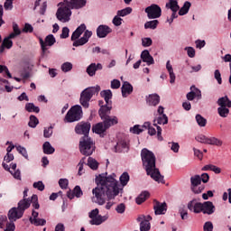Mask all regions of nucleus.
Listing matches in <instances>:
<instances>
[{"label": "nucleus", "mask_w": 231, "mask_h": 231, "mask_svg": "<svg viewBox=\"0 0 231 231\" xmlns=\"http://www.w3.org/2000/svg\"><path fill=\"white\" fill-rule=\"evenodd\" d=\"M97 187L92 189V201L97 205H106V196L107 199H115L120 194V184L116 180V175L113 173L107 176V172L96 176Z\"/></svg>", "instance_id": "1"}, {"label": "nucleus", "mask_w": 231, "mask_h": 231, "mask_svg": "<svg viewBox=\"0 0 231 231\" xmlns=\"http://www.w3.org/2000/svg\"><path fill=\"white\" fill-rule=\"evenodd\" d=\"M141 157L143 167L145 169L147 176H151V179L157 181V183H165L160 170L156 168V156H154V153L144 148L141 152Z\"/></svg>", "instance_id": "2"}, {"label": "nucleus", "mask_w": 231, "mask_h": 231, "mask_svg": "<svg viewBox=\"0 0 231 231\" xmlns=\"http://www.w3.org/2000/svg\"><path fill=\"white\" fill-rule=\"evenodd\" d=\"M86 0H64L60 3L56 12V17L60 23H69L71 10H80L86 6Z\"/></svg>", "instance_id": "3"}, {"label": "nucleus", "mask_w": 231, "mask_h": 231, "mask_svg": "<svg viewBox=\"0 0 231 231\" xmlns=\"http://www.w3.org/2000/svg\"><path fill=\"white\" fill-rule=\"evenodd\" d=\"M95 149V142L89 135H84L79 140V152L83 156H91L93 154Z\"/></svg>", "instance_id": "4"}, {"label": "nucleus", "mask_w": 231, "mask_h": 231, "mask_svg": "<svg viewBox=\"0 0 231 231\" xmlns=\"http://www.w3.org/2000/svg\"><path fill=\"white\" fill-rule=\"evenodd\" d=\"M100 91V86L91 87L85 88L79 97V103L85 109L89 107V102H91V98H93L94 95H97Z\"/></svg>", "instance_id": "5"}, {"label": "nucleus", "mask_w": 231, "mask_h": 231, "mask_svg": "<svg viewBox=\"0 0 231 231\" xmlns=\"http://www.w3.org/2000/svg\"><path fill=\"white\" fill-rule=\"evenodd\" d=\"M109 111L111 110H107V108L106 107H101L99 109V116L101 118V120L103 121V124L106 125V127L107 129H109V127H113V125H116V124H118V117L112 116H109Z\"/></svg>", "instance_id": "6"}, {"label": "nucleus", "mask_w": 231, "mask_h": 231, "mask_svg": "<svg viewBox=\"0 0 231 231\" xmlns=\"http://www.w3.org/2000/svg\"><path fill=\"white\" fill-rule=\"evenodd\" d=\"M82 106L80 105L73 106L65 116V122L71 124L73 122H79L82 118Z\"/></svg>", "instance_id": "7"}, {"label": "nucleus", "mask_w": 231, "mask_h": 231, "mask_svg": "<svg viewBox=\"0 0 231 231\" xmlns=\"http://www.w3.org/2000/svg\"><path fill=\"white\" fill-rule=\"evenodd\" d=\"M39 198L37 197V195H32V199H23L22 200H20L18 202V210L22 211V213L24 214V210H26L27 208H30V206L32 203V207L33 208H35V210H38V208H40V205H39Z\"/></svg>", "instance_id": "8"}, {"label": "nucleus", "mask_w": 231, "mask_h": 231, "mask_svg": "<svg viewBox=\"0 0 231 231\" xmlns=\"http://www.w3.org/2000/svg\"><path fill=\"white\" fill-rule=\"evenodd\" d=\"M99 214H100V211L98 210V208H95L88 213V217L90 218L89 220L90 225H95L96 226H98L102 225V223H104L105 221H107V217L106 216L102 217Z\"/></svg>", "instance_id": "9"}, {"label": "nucleus", "mask_w": 231, "mask_h": 231, "mask_svg": "<svg viewBox=\"0 0 231 231\" xmlns=\"http://www.w3.org/2000/svg\"><path fill=\"white\" fill-rule=\"evenodd\" d=\"M190 189L194 194H201L205 187L201 186V176L194 175L190 177Z\"/></svg>", "instance_id": "10"}, {"label": "nucleus", "mask_w": 231, "mask_h": 231, "mask_svg": "<svg viewBox=\"0 0 231 231\" xmlns=\"http://www.w3.org/2000/svg\"><path fill=\"white\" fill-rule=\"evenodd\" d=\"M156 124H159V125H165L166 124H169V117L167 116V115H162L155 117V119L153 120V125L157 129L158 140H163V138L162 137V127L158 126V125Z\"/></svg>", "instance_id": "11"}, {"label": "nucleus", "mask_w": 231, "mask_h": 231, "mask_svg": "<svg viewBox=\"0 0 231 231\" xmlns=\"http://www.w3.org/2000/svg\"><path fill=\"white\" fill-rule=\"evenodd\" d=\"M148 19H158L162 17V8L158 5H152L145 8Z\"/></svg>", "instance_id": "12"}, {"label": "nucleus", "mask_w": 231, "mask_h": 231, "mask_svg": "<svg viewBox=\"0 0 231 231\" xmlns=\"http://www.w3.org/2000/svg\"><path fill=\"white\" fill-rule=\"evenodd\" d=\"M39 41L43 53L48 50L47 46H53L56 42L55 36H53V34L47 35L45 41L42 40V38H40Z\"/></svg>", "instance_id": "13"}, {"label": "nucleus", "mask_w": 231, "mask_h": 231, "mask_svg": "<svg viewBox=\"0 0 231 231\" xmlns=\"http://www.w3.org/2000/svg\"><path fill=\"white\" fill-rule=\"evenodd\" d=\"M29 221L34 226H44L46 225V219L39 218V212L32 209V217L29 218Z\"/></svg>", "instance_id": "14"}, {"label": "nucleus", "mask_w": 231, "mask_h": 231, "mask_svg": "<svg viewBox=\"0 0 231 231\" xmlns=\"http://www.w3.org/2000/svg\"><path fill=\"white\" fill-rule=\"evenodd\" d=\"M90 130L91 124L89 123H79L75 127L77 134H84V136H88V134H89Z\"/></svg>", "instance_id": "15"}, {"label": "nucleus", "mask_w": 231, "mask_h": 231, "mask_svg": "<svg viewBox=\"0 0 231 231\" xmlns=\"http://www.w3.org/2000/svg\"><path fill=\"white\" fill-rule=\"evenodd\" d=\"M100 95L102 97V98H104L106 106H102L101 107H105V109H106V111H111L112 106L111 104L112 102L110 101L111 98H113V92H111V90H103L100 92Z\"/></svg>", "instance_id": "16"}, {"label": "nucleus", "mask_w": 231, "mask_h": 231, "mask_svg": "<svg viewBox=\"0 0 231 231\" xmlns=\"http://www.w3.org/2000/svg\"><path fill=\"white\" fill-rule=\"evenodd\" d=\"M23 216H24V213L23 211H20L18 208H12L7 214L9 221H13L14 223H15L17 219H21Z\"/></svg>", "instance_id": "17"}, {"label": "nucleus", "mask_w": 231, "mask_h": 231, "mask_svg": "<svg viewBox=\"0 0 231 231\" xmlns=\"http://www.w3.org/2000/svg\"><path fill=\"white\" fill-rule=\"evenodd\" d=\"M203 203L198 202L196 199H192L188 203V209L189 212H194V214H201V208Z\"/></svg>", "instance_id": "18"}, {"label": "nucleus", "mask_w": 231, "mask_h": 231, "mask_svg": "<svg viewBox=\"0 0 231 231\" xmlns=\"http://www.w3.org/2000/svg\"><path fill=\"white\" fill-rule=\"evenodd\" d=\"M112 30L107 25H99L97 29V35L99 39H104L111 33Z\"/></svg>", "instance_id": "19"}, {"label": "nucleus", "mask_w": 231, "mask_h": 231, "mask_svg": "<svg viewBox=\"0 0 231 231\" xmlns=\"http://www.w3.org/2000/svg\"><path fill=\"white\" fill-rule=\"evenodd\" d=\"M153 210L155 213V216H162L167 212V203H160L159 201H156L153 206Z\"/></svg>", "instance_id": "20"}, {"label": "nucleus", "mask_w": 231, "mask_h": 231, "mask_svg": "<svg viewBox=\"0 0 231 231\" xmlns=\"http://www.w3.org/2000/svg\"><path fill=\"white\" fill-rule=\"evenodd\" d=\"M201 212H203L204 214H208V216H211V214H214V212H216V207L212 202L206 201L202 203Z\"/></svg>", "instance_id": "21"}, {"label": "nucleus", "mask_w": 231, "mask_h": 231, "mask_svg": "<svg viewBox=\"0 0 231 231\" xmlns=\"http://www.w3.org/2000/svg\"><path fill=\"white\" fill-rule=\"evenodd\" d=\"M141 59L143 62L147 64V66H152V64H154V58L152 57L151 53L147 50L142 51Z\"/></svg>", "instance_id": "22"}, {"label": "nucleus", "mask_w": 231, "mask_h": 231, "mask_svg": "<svg viewBox=\"0 0 231 231\" xmlns=\"http://www.w3.org/2000/svg\"><path fill=\"white\" fill-rule=\"evenodd\" d=\"M137 221L140 223V230L141 231H150L151 230V223L148 219H145V216L142 215L138 217Z\"/></svg>", "instance_id": "23"}, {"label": "nucleus", "mask_w": 231, "mask_h": 231, "mask_svg": "<svg viewBox=\"0 0 231 231\" xmlns=\"http://www.w3.org/2000/svg\"><path fill=\"white\" fill-rule=\"evenodd\" d=\"M121 91H122V97L124 98H127V97H129V95L133 93V85H131V83L127 81H125L122 85Z\"/></svg>", "instance_id": "24"}, {"label": "nucleus", "mask_w": 231, "mask_h": 231, "mask_svg": "<svg viewBox=\"0 0 231 231\" xmlns=\"http://www.w3.org/2000/svg\"><path fill=\"white\" fill-rule=\"evenodd\" d=\"M116 152H127L129 151V143L125 141H119L115 146Z\"/></svg>", "instance_id": "25"}, {"label": "nucleus", "mask_w": 231, "mask_h": 231, "mask_svg": "<svg viewBox=\"0 0 231 231\" xmlns=\"http://www.w3.org/2000/svg\"><path fill=\"white\" fill-rule=\"evenodd\" d=\"M84 193L82 192V189H80V186H76L73 190H69L67 192V197L69 199H73V198H82V195Z\"/></svg>", "instance_id": "26"}, {"label": "nucleus", "mask_w": 231, "mask_h": 231, "mask_svg": "<svg viewBox=\"0 0 231 231\" xmlns=\"http://www.w3.org/2000/svg\"><path fill=\"white\" fill-rule=\"evenodd\" d=\"M146 102L148 106H156L160 104V96L158 94H151L147 97Z\"/></svg>", "instance_id": "27"}, {"label": "nucleus", "mask_w": 231, "mask_h": 231, "mask_svg": "<svg viewBox=\"0 0 231 231\" xmlns=\"http://www.w3.org/2000/svg\"><path fill=\"white\" fill-rule=\"evenodd\" d=\"M93 133H96V134H104L106 131H107V127H106V125H104V122L97 123L96 125L92 128Z\"/></svg>", "instance_id": "28"}, {"label": "nucleus", "mask_w": 231, "mask_h": 231, "mask_svg": "<svg viewBox=\"0 0 231 231\" xmlns=\"http://www.w3.org/2000/svg\"><path fill=\"white\" fill-rule=\"evenodd\" d=\"M166 8L171 10V12H178V10H180V5H178L177 0H169V2L166 3Z\"/></svg>", "instance_id": "29"}, {"label": "nucleus", "mask_w": 231, "mask_h": 231, "mask_svg": "<svg viewBox=\"0 0 231 231\" xmlns=\"http://www.w3.org/2000/svg\"><path fill=\"white\" fill-rule=\"evenodd\" d=\"M217 104L219 106L221 107H231V101L230 99L228 98V97H220L218 100H217Z\"/></svg>", "instance_id": "30"}, {"label": "nucleus", "mask_w": 231, "mask_h": 231, "mask_svg": "<svg viewBox=\"0 0 231 231\" xmlns=\"http://www.w3.org/2000/svg\"><path fill=\"white\" fill-rule=\"evenodd\" d=\"M42 150L44 154H53V152H55V148L51 146V143H50V142H45L43 143Z\"/></svg>", "instance_id": "31"}, {"label": "nucleus", "mask_w": 231, "mask_h": 231, "mask_svg": "<svg viewBox=\"0 0 231 231\" xmlns=\"http://www.w3.org/2000/svg\"><path fill=\"white\" fill-rule=\"evenodd\" d=\"M159 23L160 22L158 20H152V21L146 22L144 23V28L145 30H156V28H158Z\"/></svg>", "instance_id": "32"}, {"label": "nucleus", "mask_w": 231, "mask_h": 231, "mask_svg": "<svg viewBox=\"0 0 231 231\" xmlns=\"http://www.w3.org/2000/svg\"><path fill=\"white\" fill-rule=\"evenodd\" d=\"M207 145H217V147H221L223 145V141L216 137H208Z\"/></svg>", "instance_id": "33"}, {"label": "nucleus", "mask_w": 231, "mask_h": 231, "mask_svg": "<svg viewBox=\"0 0 231 231\" xmlns=\"http://www.w3.org/2000/svg\"><path fill=\"white\" fill-rule=\"evenodd\" d=\"M190 2H185L183 6L179 11V15H187V14H189V10H190Z\"/></svg>", "instance_id": "34"}, {"label": "nucleus", "mask_w": 231, "mask_h": 231, "mask_svg": "<svg viewBox=\"0 0 231 231\" xmlns=\"http://www.w3.org/2000/svg\"><path fill=\"white\" fill-rule=\"evenodd\" d=\"M87 165L92 169V171L98 169V162L92 157H88Z\"/></svg>", "instance_id": "35"}, {"label": "nucleus", "mask_w": 231, "mask_h": 231, "mask_svg": "<svg viewBox=\"0 0 231 231\" xmlns=\"http://www.w3.org/2000/svg\"><path fill=\"white\" fill-rule=\"evenodd\" d=\"M217 113L222 118H226L230 113V109H228L226 106H219L217 108Z\"/></svg>", "instance_id": "36"}, {"label": "nucleus", "mask_w": 231, "mask_h": 231, "mask_svg": "<svg viewBox=\"0 0 231 231\" xmlns=\"http://www.w3.org/2000/svg\"><path fill=\"white\" fill-rule=\"evenodd\" d=\"M25 109L28 113H39V111H41L39 106H35L33 103H27L25 105Z\"/></svg>", "instance_id": "37"}, {"label": "nucleus", "mask_w": 231, "mask_h": 231, "mask_svg": "<svg viewBox=\"0 0 231 231\" xmlns=\"http://www.w3.org/2000/svg\"><path fill=\"white\" fill-rule=\"evenodd\" d=\"M149 198V192L148 191H143L137 198H136V203L137 205H142L145 199Z\"/></svg>", "instance_id": "38"}, {"label": "nucleus", "mask_w": 231, "mask_h": 231, "mask_svg": "<svg viewBox=\"0 0 231 231\" xmlns=\"http://www.w3.org/2000/svg\"><path fill=\"white\" fill-rule=\"evenodd\" d=\"M142 127L148 129V134H150V136H154V134H156V128L151 126V123L146 122L142 125Z\"/></svg>", "instance_id": "39"}, {"label": "nucleus", "mask_w": 231, "mask_h": 231, "mask_svg": "<svg viewBox=\"0 0 231 231\" xmlns=\"http://www.w3.org/2000/svg\"><path fill=\"white\" fill-rule=\"evenodd\" d=\"M87 73L89 77H95L97 73V63H91L88 68H87Z\"/></svg>", "instance_id": "40"}, {"label": "nucleus", "mask_w": 231, "mask_h": 231, "mask_svg": "<svg viewBox=\"0 0 231 231\" xmlns=\"http://www.w3.org/2000/svg\"><path fill=\"white\" fill-rule=\"evenodd\" d=\"M60 68L63 73H68L73 69V64L69 61H66L63 64H61Z\"/></svg>", "instance_id": "41"}, {"label": "nucleus", "mask_w": 231, "mask_h": 231, "mask_svg": "<svg viewBox=\"0 0 231 231\" xmlns=\"http://www.w3.org/2000/svg\"><path fill=\"white\" fill-rule=\"evenodd\" d=\"M130 14H133L132 7H126L125 9L117 11V15H119V17H125V15H129Z\"/></svg>", "instance_id": "42"}, {"label": "nucleus", "mask_w": 231, "mask_h": 231, "mask_svg": "<svg viewBox=\"0 0 231 231\" xmlns=\"http://www.w3.org/2000/svg\"><path fill=\"white\" fill-rule=\"evenodd\" d=\"M196 122L198 124V125H199V127H205V125H207V119L205 117H203L201 115H197L196 116Z\"/></svg>", "instance_id": "43"}, {"label": "nucleus", "mask_w": 231, "mask_h": 231, "mask_svg": "<svg viewBox=\"0 0 231 231\" xmlns=\"http://www.w3.org/2000/svg\"><path fill=\"white\" fill-rule=\"evenodd\" d=\"M28 125H29V127H32V129H34V127H37V125H39V119L37 118V116H31Z\"/></svg>", "instance_id": "44"}, {"label": "nucleus", "mask_w": 231, "mask_h": 231, "mask_svg": "<svg viewBox=\"0 0 231 231\" xmlns=\"http://www.w3.org/2000/svg\"><path fill=\"white\" fill-rule=\"evenodd\" d=\"M86 163V157H83L79 164H78V167H79V171H78V174L79 176H82L84 174V164Z\"/></svg>", "instance_id": "45"}, {"label": "nucleus", "mask_w": 231, "mask_h": 231, "mask_svg": "<svg viewBox=\"0 0 231 231\" xmlns=\"http://www.w3.org/2000/svg\"><path fill=\"white\" fill-rule=\"evenodd\" d=\"M120 181H121V185H122L123 187H125V185H127V183H129V173L124 172V173L120 176Z\"/></svg>", "instance_id": "46"}, {"label": "nucleus", "mask_w": 231, "mask_h": 231, "mask_svg": "<svg viewBox=\"0 0 231 231\" xmlns=\"http://www.w3.org/2000/svg\"><path fill=\"white\" fill-rule=\"evenodd\" d=\"M53 134V126L45 127L43 130L44 138H51Z\"/></svg>", "instance_id": "47"}, {"label": "nucleus", "mask_w": 231, "mask_h": 231, "mask_svg": "<svg viewBox=\"0 0 231 231\" xmlns=\"http://www.w3.org/2000/svg\"><path fill=\"white\" fill-rule=\"evenodd\" d=\"M16 151L19 152L20 154H22V156H23V158H25V160H28V151H26V148L18 145L16 146Z\"/></svg>", "instance_id": "48"}, {"label": "nucleus", "mask_w": 231, "mask_h": 231, "mask_svg": "<svg viewBox=\"0 0 231 231\" xmlns=\"http://www.w3.org/2000/svg\"><path fill=\"white\" fill-rule=\"evenodd\" d=\"M3 46H5L7 50H10L12 46H14V42L8 37H5L2 42Z\"/></svg>", "instance_id": "49"}, {"label": "nucleus", "mask_w": 231, "mask_h": 231, "mask_svg": "<svg viewBox=\"0 0 231 231\" xmlns=\"http://www.w3.org/2000/svg\"><path fill=\"white\" fill-rule=\"evenodd\" d=\"M195 140H197L199 143H206L207 145L208 142V137L204 134H199L195 137Z\"/></svg>", "instance_id": "50"}, {"label": "nucleus", "mask_w": 231, "mask_h": 231, "mask_svg": "<svg viewBox=\"0 0 231 231\" xmlns=\"http://www.w3.org/2000/svg\"><path fill=\"white\" fill-rule=\"evenodd\" d=\"M143 127L135 125L134 127L130 128V132L133 133V134H140V133H143Z\"/></svg>", "instance_id": "51"}, {"label": "nucleus", "mask_w": 231, "mask_h": 231, "mask_svg": "<svg viewBox=\"0 0 231 231\" xmlns=\"http://www.w3.org/2000/svg\"><path fill=\"white\" fill-rule=\"evenodd\" d=\"M33 189H37V190H40V192H42L44 190L45 186L44 183L41 180L36 181L32 184Z\"/></svg>", "instance_id": "52"}, {"label": "nucleus", "mask_w": 231, "mask_h": 231, "mask_svg": "<svg viewBox=\"0 0 231 231\" xmlns=\"http://www.w3.org/2000/svg\"><path fill=\"white\" fill-rule=\"evenodd\" d=\"M84 44H88V42H86V40L81 37L80 39L74 40L72 45L78 48L79 46H84Z\"/></svg>", "instance_id": "53"}, {"label": "nucleus", "mask_w": 231, "mask_h": 231, "mask_svg": "<svg viewBox=\"0 0 231 231\" xmlns=\"http://www.w3.org/2000/svg\"><path fill=\"white\" fill-rule=\"evenodd\" d=\"M190 91L193 92V95L195 97L201 99V90L199 88H196L195 86L190 87Z\"/></svg>", "instance_id": "54"}, {"label": "nucleus", "mask_w": 231, "mask_h": 231, "mask_svg": "<svg viewBox=\"0 0 231 231\" xmlns=\"http://www.w3.org/2000/svg\"><path fill=\"white\" fill-rule=\"evenodd\" d=\"M184 50L185 51H187L188 57H189L190 59H194L196 57V50H194V48L186 47Z\"/></svg>", "instance_id": "55"}, {"label": "nucleus", "mask_w": 231, "mask_h": 231, "mask_svg": "<svg viewBox=\"0 0 231 231\" xmlns=\"http://www.w3.org/2000/svg\"><path fill=\"white\" fill-rule=\"evenodd\" d=\"M142 46H143V48H149V46H152V39L143 38L142 39Z\"/></svg>", "instance_id": "56"}, {"label": "nucleus", "mask_w": 231, "mask_h": 231, "mask_svg": "<svg viewBox=\"0 0 231 231\" xmlns=\"http://www.w3.org/2000/svg\"><path fill=\"white\" fill-rule=\"evenodd\" d=\"M22 32L23 33H32L33 32V26H32V24H30V23H25Z\"/></svg>", "instance_id": "57"}, {"label": "nucleus", "mask_w": 231, "mask_h": 231, "mask_svg": "<svg viewBox=\"0 0 231 231\" xmlns=\"http://www.w3.org/2000/svg\"><path fill=\"white\" fill-rule=\"evenodd\" d=\"M10 174H12L14 180H18L19 181H21V170L10 171Z\"/></svg>", "instance_id": "58"}, {"label": "nucleus", "mask_w": 231, "mask_h": 231, "mask_svg": "<svg viewBox=\"0 0 231 231\" xmlns=\"http://www.w3.org/2000/svg\"><path fill=\"white\" fill-rule=\"evenodd\" d=\"M0 73H5L8 77V79H12V74L10 73L8 67H6L5 65H0Z\"/></svg>", "instance_id": "59"}, {"label": "nucleus", "mask_w": 231, "mask_h": 231, "mask_svg": "<svg viewBox=\"0 0 231 231\" xmlns=\"http://www.w3.org/2000/svg\"><path fill=\"white\" fill-rule=\"evenodd\" d=\"M69 183V181L68 180V179H60L59 180V185L60 189H68Z\"/></svg>", "instance_id": "60"}, {"label": "nucleus", "mask_w": 231, "mask_h": 231, "mask_svg": "<svg viewBox=\"0 0 231 231\" xmlns=\"http://www.w3.org/2000/svg\"><path fill=\"white\" fill-rule=\"evenodd\" d=\"M214 77L217 81V84H223V79H221V72L219 71V69L215 70Z\"/></svg>", "instance_id": "61"}, {"label": "nucleus", "mask_w": 231, "mask_h": 231, "mask_svg": "<svg viewBox=\"0 0 231 231\" xmlns=\"http://www.w3.org/2000/svg\"><path fill=\"white\" fill-rule=\"evenodd\" d=\"M116 211L117 212V214H124V212H125V204H118L116 208Z\"/></svg>", "instance_id": "62"}, {"label": "nucleus", "mask_w": 231, "mask_h": 231, "mask_svg": "<svg viewBox=\"0 0 231 231\" xmlns=\"http://www.w3.org/2000/svg\"><path fill=\"white\" fill-rule=\"evenodd\" d=\"M5 231H15V223L13 221L7 222Z\"/></svg>", "instance_id": "63"}, {"label": "nucleus", "mask_w": 231, "mask_h": 231, "mask_svg": "<svg viewBox=\"0 0 231 231\" xmlns=\"http://www.w3.org/2000/svg\"><path fill=\"white\" fill-rule=\"evenodd\" d=\"M214 230V225L212 222L208 221L204 224V231H212Z\"/></svg>", "instance_id": "64"}]
</instances>
